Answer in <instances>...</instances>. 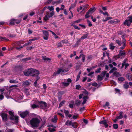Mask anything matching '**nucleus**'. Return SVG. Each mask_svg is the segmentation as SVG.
Wrapping results in <instances>:
<instances>
[{"label":"nucleus","instance_id":"obj_1","mask_svg":"<svg viewBox=\"0 0 132 132\" xmlns=\"http://www.w3.org/2000/svg\"><path fill=\"white\" fill-rule=\"evenodd\" d=\"M26 76H37L39 74V71L35 69H29L24 72Z\"/></svg>","mask_w":132,"mask_h":132},{"label":"nucleus","instance_id":"obj_2","mask_svg":"<svg viewBox=\"0 0 132 132\" xmlns=\"http://www.w3.org/2000/svg\"><path fill=\"white\" fill-rule=\"evenodd\" d=\"M40 121L39 119L36 117L33 118L30 121V124L34 129L38 127Z\"/></svg>","mask_w":132,"mask_h":132},{"label":"nucleus","instance_id":"obj_3","mask_svg":"<svg viewBox=\"0 0 132 132\" xmlns=\"http://www.w3.org/2000/svg\"><path fill=\"white\" fill-rule=\"evenodd\" d=\"M116 42L119 45L122 46L119 48L120 50H123L125 48L126 44V39L122 40V42L119 40H116Z\"/></svg>","mask_w":132,"mask_h":132},{"label":"nucleus","instance_id":"obj_4","mask_svg":"<svg viewBox=\"0 0 132 132\" xmlns=\"http://www.w3.org/2000/svg\"><path fill=\"white\" fill-rule=\"evenodd\" d=\"M9 113L11 116L10 118V119L11 120H14L16 123H17L18 120V117L16 116H14L13 112L11 111H9Z\"/></svg>","mask_w":132,"mask_h":132},{"label":"nucleus","instance_id":"obj_5","mask_svg":"<svg viewBox=\"0 0 132 132\" xmlns=\"http://www.w3.org/2000/svg\"><path fill=\"white\" fill-rule=\"evenodd\" d=\"M132 23V16H129L126 20L123 23L124 25H127L128 26H130Z\"/></svg>","mask_w":132,"mask_h":132},{"label":"nucleus","instance_id":"obj_6","mask_svg":"<svg viewBox=\"0 0 132 132\" xmlns=\"http://www.w3.org/2000/svg\"><path fill=\"white\" fill-rule=\"evenodd\" d=\"M20 20L12 19L9 21V25L13 26L16 24H18L21 22Z\"/></svg>","mask_w":132,"mask_h":132},{"label":"nucleus","instance_id":"obj_7","mask_svg":"<svg viewBox=\"0 0 132 132\" xmlns=\"http://www.w3.org/2000/svg\"><path fill=\"white\" fill-rule=\"evenodd\" d=\"M23 43L20 42H18L15 43L14 46V47L15 48L16 50L20 51L22 48L23 47L21 45V44H23Z\"/></svg>","mask_w":132,"mask_h":132},{"label":"nucleus","instance_id":"obj_8","mask_svg":"<svg viewBox=\"0 0 132 132\" xmlns=\"http://www.w3.org/2000/svg\"><path fill=\"white\" fill-rule=\"evenodd\" d=\"M39 107L40 108L45 109L47 108V104L46 103L44 102H39L38 103Z\"/></svg>","mask_w":132,"mask_h":132},{"label":"nucleus","instance_id":"obj_9","mask_svg":"<svg viewBox=\"0 0 132 132\" xmlns=\"http://www.w3.org/2000/svg\"><path fill=\"white\" fill-rule=\"evenodd\" d=\"M65 71L66 72V71L65 70V69L60 68L59 69L56 71H55L54 72L53 76L54 77L56 76L57 75L59 74L61 72H64Z\"/></svg>","mask_w":132,"mask_h":132},{"label":"nucleus","instance_id":"obj_10","mask_svg":"<svg viewBox=\"0 0 132 132\" xmlns=\"http://www.w3.org/2000/svg\"><path fill=\"white\" fill-rule=\"evenodd\" d=\"M42 31L43 32V38L45 40H47L48 38V32L47 31L45 30H42Z\"/></svg>","mask_w":132,"mask_h":132},{"label":"nucleus","instance_id":"obj_11","mask_svg":"<svg viewBox=\"0 0 132 132\" xmlns=\"http://www.w3.org/2000/svg\"><path fill=\"white\" fill-rule=\"evenodd\" d=\"M19 114L21 117L24 118L28 115L29 112L27 111L23 112H19Z\"/></svg>","mask_w":132,"mask_h":132},{"label":"nucleus","instance_id":"obj_12","mask_svg":"<svg viewBox=\"0 0 132 132\" xmlns=\"http://www.w3.org/2000/svg\"><path fill=\"white\" fill-rule=\"evenodd\" d=\"M2 117L3 120L4 122H6L8 119L7 118V114L2 113L0 114Z\"/></svg>","mask_w":132,"mask_h":132},{"label":"nucleus","instance_id":"obj_13","mask_svg":"<svg viewBox=\"0 0 132 132\" xmlns=\"http://www.w3.org/2000/svg\"><path fill=\"white\" fill-rule=\"evenodd\" d=\"M122 50H120L119 54L117 56L118 58H119L121 56L125 55L126 54V51L125 50L122 51Z\"/></svg>","mask_w":132,"mask_h":132},{"label":"nucleus","instance_id":"obj_14","mask_svg":"<svg viewBox=\"0 0 132 132\" xmlns=\"http://www.w3.org/2000/svg\"><path fill=\"white\" fill-rule=\"evenodd\" d=\"M126 60H125L123 61V63H122V66L121 67V69H122L123 68L124 66H125V69H126L127 67L129 66V64H128V63H126Z\"/></svg>","mask_w":132,"mask_h":132},{"label":"nucleus","instance_id":"obj_15","mask_svg":"<svg viewBox=\"0 0 132 132\" xmlns=\"http://www.w3.org/2000/svg\"><path fill=\"white\" fill-rule=\"evenodd\" d=\"M77 0H75V2L73 4H71V6L69 8V10L70 11H71V10L72 9H73L76 6V4H77Z\"/></svg>","mask_w":132,"mask_h":132},{"label":"nucleus","instance_id":"obj_16","mask_svg":"<svg viewBox=\"0 0 132 132\" xmlns=\"http://www.w3.org/2000/svg\"><path fill=\"white\" fill-rule=\"evenodd\" d=\"M58 118L57 115H55L51 119V121L53 123H56L57 120Z\"/></svg>","mask_w":132,"mask_h":132},{"label":"nucleus","instance_id":"obj_17","mask_svg":"<svg viewBox=\"0 0 132 132\" xmlns=\"http://www.w3.org/2000/svg\"><path fill=\"white\" fill-rule=\"evenodd\" d=\"M119 20H118L117 19L115 20H112L109 21H108V23H109L113 24L114 23H118L120 22Z\"/></svg>","mask_w":132,"mask_h":132},{"label":"nucleus","instance_id":"obj_18","mask_svg":"<svg viewBox=\"0 0 132 132\" xmlns=\"http://www.w3.org/2000/svg\"><path fill=\"white\" fill-rule=\"evenodd\" d=\"M99 123L101 124L104 125L105 128H107L108 126V125L107 124L106 121L105 120L101 121L99 122Z\"/></svg>","mask_w":132,"mask_h":132},{"label":"nucleus","instance_id":"obj_19","mask_svg":"<svg viewBox=\"0 0 132 132\" xmlns=\"http://www.w3.org/2000/svg\"><path fill=\"white\" fill-rule=\"evenodd\" d=\"M79 124L76 122H72V126L74 128H77Z\"/></svg>","mask_w":132,"mask_h":132},{"label":"nucleus","instance_id":"obj_20","mask_svg":"<svg viewBox=\"0 0 132 132\" xmlns=\"http://www.w3.org/2000/svg\"><path fill=\"white\" fill-rule=\"evenodd\" d=\"M88 98L87 96H83V99L84 100V101L82 103V104L84 105L86 103L87 100L88 99Z\"/></svg>","mask_w":132,"mask_h":132},{"label":"nucleus","instance_id":"obj_21","mask_svg":"<svg viewBox=\"0 0 132 132\" xmlns=\"http://www.w3.org/2000/svg\"><path fill=\"white\" fill-rule=\"evenodd\" d=\"M48 16V18H50L52 17L54 15V12L53 11H52L50 13H48L47 12L46 13Z\"/></svg>","mask_w":132,"mask_h":132},{"label":"nucleus","instance_id":"obj_22","mask_svg":"<svg viewBox=\"0 0 132 132\" xmlns=\"http://www.w3.org/2000/svg\"><path fill=\"white\" fill-rule=\"evenodd\" d=\"M42 59L45 61H50L51 60V59L48 57H47L46 56H42Z\"/></svg>","mask_w":132,"mask_h":132},{"label":"nucleus","instance_id":"obj_23","mask_svg":"<svg viewBox=\"0 0 132 132\" xmlns=\"http://www.w3.org/2000/svg\"><path fill=\"white\" fill-rule=\"evenodd\" d=\"M123 112L122 111L120 112L119 113V116L116 117V118L118 119H121L123 117L122 116Z\"/></svg>","mask_w":132,"mask_h":132},{"label":"nucleus","instance_id":"obj_24","mask_svg":"<svg viewBox=\"0 0 132 132\" xmlns=\"http://www.w3.org/2000/svg\"><path fill=\"white\" fill-rule=\"evenodd\" d=\"M127 78L129 81H131L132 80V76L131 75L128 74L127 75Z\"/></svg>","mask_w":132,"mask_h":132},{"label":"nucleus","instance_id":"obj_25","mask_svg":"<svg viewBox=\"0 0 132 132\" xmlns=\"http://www.w3.org/2000/svg\"><path fill=\"white\" fill-rule=\"evenodd\" d=\"M129 86L128 82H126L123 85V87L124 88L127 89L129 87Z\"/></svg>","mask_w":132,"mask_h":132},{"label":"nucleus","instance_id":"obj_26","mask_svg":"<svg viewBox=\"0 0 132 132\" xmlns=\"http://www.w3.org/2000/svg\"><path fill=\"white\" fill-rule=\"evenodd\" d=\"M9 41V40L5 37H0V41Z\"/></svg>","mask_w":132,"mask_h":132},{"label":"nucleus","instance_id":"obj_27","mask_svg":"<svg viewBox=\"0 0 132 132\" xmlns=\"http://www.w3.org/2000/svg\"><path fill=\"white\" fill-rule=\"evenodd\" d=\"M72 122L71 121L67 120L65 122V125H66L70 126L72 125Z\"/></svg>","mask_w":132,"mask_h":132},{"label":"nucleus","instance_id":"obj_28","mask_svg":"<svg viewBox=\"0 0 132 132\" xmlns=\"http://www.w3.org/2000/svg\"><path fill=\"white\" fill-rule=\"evenodd\" d=\"M117 70V69L115 67H114L110 70L109 72L110 73H111L113 72L114 71H116Z\"/></svg>","mask_w":132,"mask_h":132},{"label":"nucleus","instance_id":"obj_29","mask_svg":"<svg viewBox=\"0 0 132 132\" xmlns=\"http://www.w3.org/2000/svg\"><path fill=\"white\" fill-rule=\"evenodd\" d=\"M79 117V114H75L73 116V118L74 119H76Z\"/></svg>","mask_w":132,"mask_h":132},{"label":"nucleus","instance_id":"obj_30","mask_svg":"<svg viewBox=\"0 0 132 132\" xmlns=\"http://www.w3.org/2000/svg\"><path fill=\"white\" fill-rule=\"evenodd\" d=\"M103 78L101 75H98L97 76V80L99 81L102 80L103 79Z\"/></svg>","mask_w":132,"mask_h":132},{"label":"nucleus","instance_id":"obj_31","mask_svg":"<svg viewBox=\"0 0 132 132\" xmlns=\"http://www.w3.org/2000/svg\"><path fill=\"white\" fill-rule=\"evenodd\" d=\"M88 34H84L83 36H82L81 38L80 39L81 40L82 39H85L87 38V36H88Z\"/></svg>","mask_w":132,"mask_h":132},{"label":"nucleus","instance_id":"obj_32","mask_svg":"<svg viewBox=\"0 0 132 132\" xmlns=\"http://www.w3.org/2000/svg\"><path fill=\"white\" fill-rule=\"evenodd\" d=\"M113 43H111L110 45V49L112 50L114 49L115 46H113Z\"/></svg>","mask_w":132,"mask_h":132},{"label":"nucleus","instance_id":"obj_33","mask_svg":"<svg viewBox=\"0 0 132 132\" xmlns=\"http://www.w3.org/2000/svg\"><path fill=\"white\" fill-rule=\"evenodd\" d=\"M112 18L111 17L109 16V17H107L105 19H103L102 20V21L103 22H105L107 21L109 19H112Z\"/></svg>","mask_w":132,"mask_h":132},{"label":"nucleus","instance_id":"obj_34","mask_svg":"<svg viewBox=\"0 0 132 132\" xmlns=\"http://www.w3.org/2000/svg\"><path fill=\"white\" fill-rule=\"evenodd\" d=\"M113 75L116 77H118L120 76L119 73L116 71H115L113 72Z\"/></svg>","mask_w":132,"mask_h":132},{"label":"nucleus","instance_id":"obj_35","mask_svg":"<svg viewBox=\"0 0 132 132\" xmlns=\"http://www.w3.org/2000/svg\"><path fill=\"white\" fill-rule=\"evenodd\" d=\"M9 81L11 83H16L18 82L16 80L13 79L10 80Z\"/></svg>","mask_w":132,"mask_h":132},{"label":"nucleus","instance_id":"obj_36","mask_svg":"<svg viewBox=\"0 0 132 132\" xmlns=\"http://www.w3.org/2000/svg\"><path fill=\"white\" fill-rule=\"evenodd\" d=\"M63 45L61 42H59L57 44V47H62Z\"/></svg>","mask_w":132,"mask_h":132},{"label":"nucleus","instance_id":"obj_37","mask_svg":"<svg viewBox=\"0 0 132 132\" xmlns=\"http://www.w3.org/2000/svg\"><path fill=\"white\" fill-rule=\"evenodd\" d=\"M65 101H62L60 104L59 107H61L63 105V104L65 103Z\"/></svg>","mask_w":132,"mask_h":132},{"label":"nucleus","instance_id":"obj_38","mask_svg":"<svg viewBox=\"0 0 132 132\" xmlns=\"http://www.w3.org/2000/svg\"><path fill=\"white\" fill-rule=\"evenodd\" d=\"M30 83L28 81H25L23 83V85L28 86L29 85Z\"/></svg>","mask_w":132,"mask_h":132},{"label":"nucleus","instance_id":"obj_39","mask_svg":"<svg viewBox=\"0 0 132 132\" xmlns=\"http://www.w3.org/2000/svg\"><path fill=\"white\" fill-rule=\"evenodd\" d=\"M106 71H103L100 75L102 76L103 78H104L105 76V75L106 74Z\"/></svg>","mask_w":132,"mask_h":132},{"label":"nucleus","instance_id":"obj_40","mask_svg":"<svg viewBox=\"0 0 132 132\" xmlns=\"http://www.w3.org/2000/svg\"><path fill=\"white\" fill-rule=\"evenodd\" d=\"M106 71H103L100 75L102 76L103 78H104L105 76V75L106 74Z\"/></svg>","mask_w":132,"mask_h":132},{"label":"nucleus","instance_id":"obj_41","mask_svg":"<svg viewBox=\"0 0 132 132\" xmlns=\"http://www.w3.org/2000/svg\"><path fill=\"white\" fill-rule=\"evenodd\" d=\"M106 71H103L100 75L102 76L103 78H104L105 76V75L106 74Z\"/></svg>","mask_w":132,"mask_h":132},{"label":"nucleus","instance_id":"obj_42","mask_svg":"<svg viewBox=\"0 0 132 132\" xmlns=\"http://www.w3.org/2000/svg\"><path fill=\"white\" fill-rule=\"evenodd\" d=\"M106 71H103L100 75L102 76L103 78H104L105 76V75L106 74Z\"/></svg>","mask_w":132,"mask_h":132},{"label":"nucleus","instance_id":"obj_43","mask_svg":"<svg viewBox=\"0 0 132 132\" xmlns=\"http://www.w3.org/2000/svg\"><path fill=\"white\" fill-rule=\"evenodd\" d=\"M90 13H91L88 11V12H87L85 16L86 18H89V14Z\"/></svg>","mask_w":132,"mask_h":132},{"label":"nucleus","instance_id":"obj_44","mask_svg":"<svg viewBox=\"0 0 132 132\" xmlns=\"http://www.w3.org/2000/svg\"><path fill=\"white\" fill-rule=\"evenodd\" d=\"M61 42H62V44H67L68 43V41L67 40H62Z\"/></svg>","mask_w":132,"mask_h":132},{"label":"nucleus","instance_id":"obj_45","mask_svg":"<svg viewBox=\"0 0 132 132\" xmlns=\"http://www.w3.org/2000/svg\"><path fill=\"white\" fill-rule=\"evenodd\" d=\"M118 79L119 81H123L125 80L124 78L123 77H119L118 78Z\"/></svg>","mask_w":132,"mask_h":132},{"label":"nucleus","instance_id":"obj_46","mask_svg":"<svg viewBox=\"0 0 132 132\" xmlns=\"http://www.w3.org/2000/svg\"><path fill=\"white\" fill-rule=\"evenodd\" d=\"M48 129L49 130L50 132H54L55 131V130L54 128L51 129L50 128H48Z\"/></svg>","mask_w":132,"mask_h":132},{"label":"nucleus","instance_id":"obj_47","mask_svg":"<svg viewBox=\"0 0 132 132\" xmlns=\"http://www.w3.org/2000/svg\"><path fill=\"white\" fill-rule=\"evenodd\" d=\"M94 8H91L89 9L88 11L91 13H92L94 11Z\"/></svg>","mask_w":132,"mask_h":132},{"label":"nucleus","instance_id":"obj_48","mask_svg":"<svg viewBox=\"0 0 132 132\" xmlns=\"http://www.w3.org/2000/svg\"><path fill=\"white\" fill-rule=\"evenodd\" d=\"M87 21L88 26L90 27H91L92 25V24L91 23V22L90 21L88 20H87Z\"/></svg>","mask_w":132,"mask_h":132},{"label":"nucleus","instance_id":"obj_49","mask_svg":"<svg viewBox=\"0 0 132 132\" xmlns=\"http://www.w3.org/2000/svg\"><path fill=\"white\" fill-rule=\"evenodd\" d=\"M49 18H48V15L46 14L45 16L44 17V19L45 21H47L49 19Z\"/></svg>","mask_w":132,"mask_h":132},{"label":"nucleus","instance_id":"obj_50","mask_svg":"<svg viewBox=\"0 0 132 132\" xmlns=\"http://www.w3.org/2000/svg\"><path fill=\"white\" fill-rule=\"evenodd\" d=\"M113 128L115 129H117L118 128V126L117 124H114L113 125Z\"/></svg>","mask_w":132,"mask_h":132},{"label":"nucleus","instance_id":"obj_51","mask_svg":"<svg viewBox=\"0 0 132 132\" xmlns=\"http://www.w3.org/2000/svg\"><path fill=\"white\" fill-rule=\"evenodd\" d=\"M31 107L33 109H34L39 107V106L38 105H36L35 104H34L32 105Z\"/></svg>","mask_w":132,"mask_h":132},{"label":"nucleus","instance_id":"obj_52","mask_svg":"<svg viewBox=\"0 0 132 132\" xmlns=\"http://www.w3.org/2000/svg\"><path fill=\"white\" fill-rule=\"evenodd\" d=\"M70 12L71 13V16L69 15V18L70 19H71L73 17V13L72 12V11H70Z\"/></svg>","mask_w":132,"mask_h":132},{"label":"nucleus","instance_id":"obj_53","mask_svg":"<svg viewBox=\"0 0 132 132\" xmlns=\"http://www.w3.org/2000/svg\"><path fill=\"white\" fill-rule=\"evenodd\" d=\"M47 9H49L50 11H53L54 10L53 7L52 6L51 7L48 6V7Z\"/></svg>","mask_w":132,"mask_h":132},{"label":"nucleus","instance_id":"obj_54","mask_svg":"<svg viewBox=\"0 0 132 132\" xmlns=\"http://www.w3.org/2000/svg\"><path fill=\"white\" fill-rule=\"evenodd\" d=\"M3 94V93H2L1 94H0V99L1 100L3 99L4 98Z\"/></svg>","mask_w":132,"mask_h":132},{"label":"nucleus","instance_id":"obj_55","mask_svg":"<svg viewBox=\"0 0 132 132\" xmlns=\"http://www.w3.org/2000/svg\"><path fill=\"white\" fill-rule=\"evenodd\" d=\"M76 88L77 89H79L81 88V86L79 85H76Z\"/></svg>","mask_w":132,"mask_h":132},{"label":"nucleus","instance_id":"obj_56","mask_svg":"<svg viewBox=\"0 0 132 132\" xmlns=\"http://www.w3.org/2000/svg\"><path fill=\"white\" fill-rule=\"evenodd\" d=\"M31 58L30 57H28L25 59H23L22 60V61H27L31 60Z\"/></svg>","mask_w":132,"mask_h":132},{"label":"nucleus","instance_id":"obj_57","mask_svg":"<svg viewBox=\"0 0 132 132\" xmlns=\"http://www.w3.org/2000/svg\"><path fill=\"white\" fill-rule=\"evenodd\" d=\"M37 39V38L36 37H34L32 39H30L29 40V41H34V40H36Z\"/></svg>","mask_w":132,"mask_h":132},{"label":"nucleus","instance_id":"obj_58","mask_svg":"<svg viewBox=\"0 0 132 132\" xmlns=\"http://www.w3.org/2000/svg\"><path fill=\"white\" fill-rule=\"evenodd\" d=\"M61 7L60 9V10H64V9L65 7V6L63 4H62L61 5Z\"/></svg>","mask_w":132,"mask_h":132},{"label":"nucleus","instance_id":"obj_59","mask_svg":"<svg viewBox=\"0 0 132 132\" xmlns=\"http://www.w3.org/2000/svg\"><path fill=\"white\" fill-rule=\"evenodd\" d=\"M73 27H74V28L76 29H77L78 30L80 29L79 28L78 26H77L76 25L74 24V25H73Z\"/></svg>","mask_w":132,"mask_h":132},{"label":"nucleus","instance_id":"obj_60","mask_svg":"<svg viewBox=\"0 0 132 132\" xmlns=\"http://www.w3.org/2000/svg\"><path fill=\"white\" fill-rule=\"evenodd\" d=\"M101 70V68H99L97 70L95 71V72L96 73H98L99 72H100V71Z\"/></svg>","mask_w":132,"mask_h":132},{"label":"nucleus","instance_id":"obj_61","mask_svg":"<svg viewBox=\"0 0 132 132\" xmlns=\"http://www.w3.org/2000/svg\"><path fill=\"white\" fill-rule=\"evenodd\" d=\"M82 19H79L78 20H76V21L74 22V23H78L80 22L81 20Z\"/></svg>","mask_w":132,"mask_h":132},{"label":"nucleus","instance_id":"obj_62","mask_svg":"<svg viewBox=\"0 0 132 132\" xmlns=\"http://www.w3.org/2000/svg\"><path fill=\"white\" fill-rule=\"evenodd\" d=\"M64 112L66 116H67L68 115V114L69 113V111L67 110H64Z\"/></svg>","mask_w":132,"mask_h":132},{"label":"nucleus","instance_id":"obj_63","mask_svg":"<svg viewBox=\"0 0 132 132\" xmlns=\"http://www.w3.org/2000/svg\"><path fill=\"white\" fill-rule=\"evenodd\" d=\"M32 32H33L32 31V30H31L29 29H28V32L29 34H31L32 33Z\"/></svg>","mask_w":132,"mask_h":132},{"label":"nucleus","instance_id":"obj_64","mask_svg":"<svg viewBox=\"0 0 132 132\" xmlns=\"http://www.w3.org/2000/svg\"><path fill=\"white\" fill-rule=\"evenodd\" d=\"M6 132H13V130L11 129H6Z\"/></svg>","mask_w":132,"mask_h":132}]
</instances>
